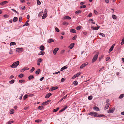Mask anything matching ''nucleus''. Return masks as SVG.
Masks as SVG:
<instances>
[{"label": "nucleus", "mask_w": 124, "mask_h": 124, "mask_svg": "<svg viewBox=\"0 0 124 124\" xmlns=\"http://www.w3.org/2000/svg\"><path fill=\"white\" fill-rule=\"evenodd\" d=\"M13 122H14L13 121V120L10 121L7 123V124H10L12 123H13Z\"/></svg>", "instance_id": "nucleus-29"}, {"label": "nucleus", "mask_w": 124, "mask_h": 124, "mask_svg": "<svg viewBox=\"0 0 124 124\" xmlns=\"http://www.w3.org/2000/svg\"><path fill=\"white\" fill-rule=\"evenodd\" d=\"M64 18L65 19H68L70 20L71 19V18L70 17L68 16H66L64 17Z\"/></svg>", "instance_id": "nucleus-39"}, {"label": "nucleus", "mask_w": 124, "mask_h": 124, "mask_svg": "<svg viewBox=\"0 0 124 124\" xmlns=\"http://www.w3.org/2000/svg\"><path fill=\"white\" fill-rule=\"evenodd\" d=\"M51 95H52V93H48L46 95L45 98H48Z\"/></svg>", "instance_id": "nucleus-10"}, {"label": "nucleus", "mask_w": 124, "mask_h": 124, "mask_svg": "<svg viewBox=\"0 0 124 124\" xmlns=\"http://www.w3.org/2000/svg\"><path fill=\"white\" fill-rule=\"evenodd\" d=\"M16 44V43L14 42H12L10 43V46L15 45Z\"/></svg>", "instance_id": "nucleus-35"}, {"label": "nucleus", "mask_w": 124, "mask_h": 124, "mask_svg": "<svg viewBox=\"0 0 124 124\" xmlns=\"http://www.w3.org/2000/svg\"><path fill=\"white\" fill-rule=\"evenodd\" d=\"M92 14L91 13L89 14L88 16L89 17H90L92 16Z\"/></svg>", "instance_id": "nucleus-58"}, {"label": "nucleus", "mask_w": 124, "mask_h": 124, "mask_svg": "<svg viewBox=\"0 0 124 124\" xmlns=\"http://www.w3.org/2000/svg\"><path fill=\"white\" fill-rule=\"evenodd\" d=\"M89 21H91V23L93 24H95V22L94 21H93L92 19H89Z\"/></svg>", "instance_id": "nucleus-31"}, {"label": "nucleus", "mask_w": 124, "mask_h": 124, "mask_svg": "<svg viewBox=\"0 0 124 124\" xmlns=\"http://www.w3.org/2000/svg\"><path fill=\"white\" fill-rule=\"evenodd\" d=\"M23 96V95L22 94L21 96H20L19 98V99H20V100H21L22 99V97Z\"/></svg>", "instance_id": "nucleus-59"}, {"label": "nucleus", "mask_w": 124, "mask_h": 124, "mask_svg": "<svg viewBox=\"0 0 124 124\" xmlns=\"http://www.w3.org/2000/svg\"><path fill=\"white\" fill-rule=\"evenodd\" d=\"M28 97V95L27 94H25L23 97V100H25Z\"/></svg>", "instance_id": "nucleus-37"}, {"label": "nucleus", "mask_w": 124, "mask_h": 124, "mask_svg": "<svg viewBox=\"0 0 124 124\" xmlns=\"http://www.w3.org/2000/svg\"><path fill=\"white\" fill-rule=\"evenodd\" d=\"M81 11L80 10H78L76 11L75 12V13L77 14H80L81 13Z\"/></svg>", "instance_id": "nucleus-38"}, {"label": "nucleus", "mask_w": 124, "mask_h": 124, "mask_svg": "<svg viewBox=\"0 0 124 124\" xmlns=\"http://www.w3.org/2000/svg\"><path fill=\"white\" fill-rule=\"evenodd\" d=\"M14 109H12L10 111L9 113L10 114H13L14 113Z\"/></svg>", "instance_id": "nucleus-22"}, {"label": "nucleus", "mask_w": 124, "mask_h": 124, "mask_svg": "<svg viewBox=\"0 0 124 124\" xmlns=\"http://www.w3.org/2000/svg\"><path fill=\"white\" fill-rule=\"evenodd\" d=\"M109 100L108 99H107L106 100V103H108L109 102Z\"/></svg>", "instance_id": "nucleus-64"}, {"label": "nucleus", "mask_w": 124, "mask_h": 124, "mask_svg": "<svg viewBox=\"0 0 124 124\" xmlns=\"http://www.w3.org/2000/svg\"><path fill=\"white\" fill-rule=\"evenodd\" d=\"M37 1V3L38 5H40L41 4L40 1L39 0H36Z\"/></svg>", "instance_id": "nucleus-42"}, {"label": "nucleus", "mask_w": 124, "mask_h": 124, "mask_svg": "<svg viewBox=\"0 0 124 124\" xmlns=\"http://www.w3.org/2000/svg\"><path fill=\"white\" fill-rule=\"evenodd\" d=\"M40 71V70L39 69H38L36 71L35 73L37 75H38Z\"/></svg>", "instance_id": "nucleus-17"}, {"label": "nucleus", "mask_w": 124, "mask_h": 124, "mask_svg": "<svg viewBox=\"0 0 124 124\" xmlns=\"http://www.w3.org/2000/svg\"><path fill=\"white\" fill-rule=\"evenodd\" d=\"M9 53L10 54H13V51L11 49H10V51L9 52Z\"/></svg>", "instance_id": "nucleus-47"}, {"label": "nucleus", "mask_w": 124, "mask_h": 124, "mask_svg": "<svg viewBox=\"0 0 124 124\" xmlns=\"http://www.w3.org/2000/svg\"><path fill=\"white\" fill-rule=\"evenodd\" d=\"M91 29L94 30H98V28H97L96 27H93V26H92L91 27Z\"/></svg>", "instance_id": "nucleus-23"}, {"label": "nucleus", "mask_w": 124, "mask_h": 124, "mask_svg": "<svg viewBox=\"0 0 124 124\" xmlns=\"http://www.w3.org/2000/svg\"><path fill=\"white\" fill-rule=\"evenodd\" d=\"M98 57V55L97 54L94 55L92 60V62L93 63L96 61Z\"/></svg>", "instance_id": "nucleus-3"}, {"label": "nucleus", "mask_w": 124, "mask_h": 124, "mask_svg": "<svg viewBox=\"0 0 124 124\" xmlns=\"http://www.w3.org/2000/svg\"><path fill=\"white\" fill-rule=\"evenodd\" d=\"M34 77L33 75H30L28 77V79L29 80H31Z\"/></svg>", "instance_id": "nucleus-25"}, {"label": "nucleus", "mask_w": 124, "mask_h": 124, "mask_svg": "<svg viewBox=\"0 0 124 124\" xmlns=\"http://www.w3.org/2000/svg\"><path fill=\"white\" fill-rule=\"evenodd\" d=\"M55 30L57 32H59L60 31L59 30L57 27H56L55 28Z\"/></svg>", "instance_id": "nucleus-52"}, {"label": "nucleus", "mask_w": 124, "mask_h": 124, "mask_svg": "<svg viewBox=\"0 0 124 124\" xmlns=\"http://www.w3.org/2000/svg\"><path fill=\"white\" fill-rule=\"evenodd\" d=\"M124 94H121L119 97V99H122L124 97Z\"/></svg>", "instance_id": "nucleus-41"}, {"label": "nucleus", "mask_w": 124, "mask_h": 124, "mask_svg": "<svg viewBox=\"0 0 124 124\" xmlns=\"http://www.w3.org/2000/svg\"><path fill=\"white\" fill-rule=\"evenodd\" d=\"M48 104V103H47V102L46 101H45V102H43L42 103V104L44 105H46Z\"/></svg>", "instance_id": "nucleus-46"}, {"label": "nucleus", "mask_w": 124, "mask_h": 124, "mask_svg": "<svg viewBox=\"0 0 124 124\" xmlns=\"http://www.w3.org/2000/svg\"><path fill=\"white\" fill-rule=\"evenodd\" d=\"M67 96V95L63 96L61 99L60 100V101H62L63 99H65Z\"/></svg>", "instance_id": "nucleus-32"}, {"label": "nucleus", "mask_w": 124, "mask_h": 124, "mask_svg": "<svg viewBox=\"0 0 124 124\" xmlns=\"http://www.w3.org/2000/svg\"><path fill=\"white\" fill-rule=\"evenodd\" d=\"M25 6H23L22 7V9L23 10H25Z\"/></svg>", "instance_id": "nucleus-56"}, {"label": "nucleus", "mask_w": 124, "mask_h": 124, "mask_svg": "<svg viewBox=\"0 0 124 124\" xmlns=\"http://www.w3.org/2000/svg\"><path fill=\"white\" fill-rule=\"evenodd\" d=\"M46 14H44L42 17V19H43L45 18L46 16Z\"/></svg>", "instance_id": "nucleus-27"}, {"label": "nucleus", "mask_w": 124, "mask_h": 124, "mask_svg": "<svg viewBox=\"0 0 124 124\" xmlns=\"http://www.w3.org/2000/svg\"><path fill=\"white\" fill-rule=\"evenodd\" d=\"M22 20V17H20L19 18V22H21Z\"/></svg>", "instance_id": "nucleus-60"}, {"label": "nucleus", "mask_w": 124, "mask_h": 124, "mask_svg": "<svg viewBox=\"0 0 124 124\" xmlns=\"http://www.w3.org/2000/svg\"><path fill=\"white\" fill-rule=\"evenodd\" d=\"M93 108L94 109L96 110V111H99L100 110L99 109V108L96 106L94 107H93Z\"/></svg>", "instance_id": "nucleus-20"}, {"label": "nucleus", "mask_w": 124, "mask_h": 124, "mask_svg": "<svg viewBox=\"0 0 124 124\" xmlns=\"http://www.w3.org/2000/svg\"><path fill=\"white\" fill-rule=\"evenodd\" d=\"M124 44V37L123 38L122 40V42L121 43V45H122Z\"/></svg>", "instance_id": "nucleus-45"}, {"label": "nucleus", "mask_w": 124, "mask_h": 124, "mask_svg": "<svg viewBox=\"0 0 124 124\" xmlns=\"http://www.w3.org/2000/svg\"><path fill=\"white\" fill-rule=\"evenodd\" d=\"M9 16L7 15H4L3 16V17H4L5 18H8L9 17Z\"/></svg>", "instance_id": "nucleus-51"}, {"label": "nucleus", "mask_w": 124, "mask_h": 124, "mask_svg": "<svg viewBox=\"0 0 124 124\" xmlns=\"http://www.w3.org/2000/svg\"><path fill=\"white\" fill-rule=\"evenodd\" d=\"M115 109V108H113L112 109H110L108 110L107 112L109 113H112L114 111Z\"/></svg>", "instance_id": "nucleus-4"}, {"label": "nucleus", "mask_w": 124, "mask_h": 124, "mask_svg": "<svg viewBox=\"0 0 124 124\" xmlns=\"http://www.w3.org/2000/svg\"><path fill=\"white\" fill-rule=\"evenodd\" d=\"M81 26H80L77 27L76 28L78 30H80L81 29Z\"/></svg>", "instance_id": "nucleus-49"}, {"label": "nucleus", "mask_w": 124, "mask_h": 124, "mask_svg": "<svg viewBox=\"0 0 124 124\" xmlns=\"http://www.w3.org/2000/svg\"><path fill=\"white\" fill-rule=\"evenodd\" d=\"M59 48H55L53 51V54L54 55H55L57 53V52L59 50Z\"/></svg>", "instance_id": "nucleus-7"}, {"label": "nucleus", "mask_w": 124, "mask_h": 124, "mask_svg": "<svg viewBox=\"0 0 124 124\" xmlns=\"http://www.w3.org/2000/svg\"><path fill=\"white\" fill-rule=\"evenodd\" d=\"M22 49V48H17L16 49V51L19 52H20L21 51V50Z\"/></svg>", "instance_id": "nucleus-15"}, {"label": "nucleus", "mask_w": 124, "mask_h": 124, "mask_svg": "<svg viewBox=\"0 0 124 124\" xmlns=\"http://www.w3.org/2000/svg\"><path fill=\"white\" fill-rule=\"evenodd\" d=\"M38 108L39 110H42L43 108L42 106H41L38 107Z\"/></svg>", "instance_id": "nucleus-40"}, {"label": "nucleus", "mask_w": 124, "mask_h": 124, "mask_svg": "<svg viewBox=\"0 0 124 124\" xmlns=\"http://www.w3.org/2000/svg\"><path fill=\"white\" fill-rule=\"evenodd\" d=\"M35 68L34 67H32L31 69L30 70V72L32 73L33 72Z\"/></svg>", "instance_id": "nucleus-34"}, {"label": "nucleus", "mask_w": 124, "mask_h": 124, "mask_svg": "<svg viewBox=\"0 0 124 124\" xmlns=\"http://www.w3.org/2000/svg\"><path fill=\"white\" fill-rule=\"evenodd\" d=\"M93 97L92 96H90L88 97V99L89 100H91L92 99Z\"/></svg>", "instance_id": "nucleus-44"}, {"label": "nucleus", "mask_w": 124, "mask_h": 124, "mask_svg": "<svg viewBox=\"0 0 124 124\" xmlns=\"http://www.w3.org/2000/svg\"><path fill=\"white\" fill-rule=\"evenodd\" d=\"M45 54V52H44L41 51L40 53H38V55H43Z\"/></svg>", "instance_id": "nucleus-24"}, {"label": "nucleus", "mask_w": 124, "mask_h": 124, "mask_svg": "<svg viewBox=\"0 0 124 124\" xmlns=\"http://www.w3.org/2000/svg\"><path fill=\"white\" fill-rule=\"evenodd\" d=\"M77 38V37L76 36H74L72 38V39L73 40H75Z\"/></svg>", "instance_id": "nucleus-57"}, {"label": "nucleus", "mask_w": 124, "mask_h": 124, "mask_svg": "<svg viewBox=\"0 0 124 124\" xmlns=\"http://www.w3.org/2000/svg\"><path fill=\"white\" fill-rule=\"evenodd\" d=\"M65 78H62L61 80V82H63L65 80Z\"/></svg>", "instance_id": "nucleus-48"}, {"label": "nucleus", "mask_w": 124, "mask_h": 124, "mask_svg": "<svg viewBox=\"0 0 124 124\" xmlns=\"http://www.w3.org/2000/svg\"><path fill=\"white\" fill-rule=\"evenodd\" d=\"M8 2L7 1H3L0 3V5L2 6H3L5 4H6Z\"/></svg>", "instance_id": "nucleus-9"}, {"label": "nucleus", "mask_w": 124, "mask_h": 124, "mask_svg": "<svg viewBox=\"0 0 124 124\" xmlns=\"http://www.w3.org/2000/svg\"><path fill=\"white\" fill-rule=\"evenodd\" d=\"M18 18L16 17H15L13 19V21L14 22H16L18 20Z\"/></svg>", "instance_id": "nucleus-18"}, {"label": "nucleus", "mask_w": 124, "mask_h": 124, "mask_svg": "<svg viewBox=\"0 0 124 124\" xmlns=\"http://www.w3.org/2000/svg\"><path fill=\"white\" fill-rule=\"evenodd\" d=\"M88 115H91L92 116H94V117H102L103 116H106L103 115H97V113L95 112H91L89 113Z\"/></svg>", "instance_id": "nucleus-1"}, {"label": "nucleus", "mask_w": 124, "mask_h": 124, "mask_svg": "<svg viewBox=\"0 0 124 124\" xmlns=\"http://www.w3.org/2000/svg\"><path fill=\"white\" fill-rule=\"evenodd\" d=\"M60 72V71H58L57 72H55V73H53V74H58Z\"/></svg>", "instance_id": "nucleus-62"}, {"label": "nucleus", "mask_w": 124, "mask_h": 124, "mask_svg": "<svg viewBox=\"0 0 124 124\" xmlns=\"http://www.w3.org/2000/svg\"><path fill=\"white\" fill-rule=\"evenodd\" d=\"M41 121V120H39V119L36 120H35V122H36L39 123V122H40Z\"/></svg>", "instance_id": "nucleus-53"}, {"label": "nucleus", "mask_w": 124, "mask_h": 124, "mask_svg": "<svg viewBox=\"0 0 124 124\" xmlns=\"http://www.w3.org/2000/svg\"><path fill=\"white\" fill-rule=\"evenodd\" d=\"M88 64V62H86L83 64L80 67V69H83L85 66Z\"/></svg>", "instance_id": "nucleus-6"}, {"label": "nucleus", "mask_w": 124, "mask_h": 124, "mask_svg": "<svg viewBox=\"0 0 124 124\" xmlns=\"http://www.w3.org/2000/svg\"><path fill=\"white\" fill-rule=\"evenodd\" d=\"M112 17L114 19H116V16L114 15H113L112 16Z\"/></svg>", "instance_id": "nucleus-28"}, {"label": "nucleus", "mask_w": 124, "mask_h": 124, "mask_svg": "<svg viewBox=\"0 0 124 124\" xmlns=\"http://www.w3.org/2000/svg\"><path fill=\"white\" fill-rule=\"evenodd\" d=\"M54 41V40L52 39H49L48 41V42L49 43L53 42Z\"/></svg>", "instance_id": "nucleus-21"}, {"label": "nucleus", "mask_w": 124, "mask_h": 124, "mask_svg": "<svg viewBox=\"0 0 124 124\" xmlns=\"http://www.w3.org/2000/svg\"><path fill=\"white\" fill-rule=\"evenodd\" d=\"M67 108V106H66L65 107L62 109L63 110V111H64V110H65Z\"/></svg>", "instance_id": "nucleus-61"}, {"label": "nucleus", "mask_w": 124, "mask_h": 124, "mask_svg": "<svg viewBox=\"0 0 124 124\" xmlns=\"http://www.w3.org/2000/svg\"><path fill=\"white\" fill-rule=\"evenodd\" d=\"M99 35H100L101 36L103 37H105V35L103 33H99Z\"/></svg>", "instance_id": "nucleus-33"}, {"label": "nucleus", "mask_w": 124, "mask_h": 124, "mask_svg": "<svg viewBox=\"0 0 124 124\" xmlns=\"http://www.w3.org/2000/svg\"><path fill=\"white\" fill-rule=\"evenodd\" d=\"M115 45V44H113L111 47L108 51V53H109L111 52L113 50V49L114 48V46Z\"/></svg>", "instance_id": "nucleus-8"}, {"label": "nucleus", "mask_w": 124, "mask_h": 124, "mask_svg": "<svg viewBox=\"0 0 124 124\" xmlns=\"http://www.w3.org/2000/svg\"><path fill=\"white\" fill-rule=\"evenodd\" d=\"M80 74V72L77 73L75 75H76V77H78L79 76Z\"/></svg>", "instance_id": "nucleus-54"}, {"label": "nucleus", "mask_w": 124, "mask_h": 124, "mask_svg": "<svg viewBox=\"0 0 124 124\" xmlns=\"http://www.w3.org/2000/svg\"><path fill=\"white\" fill-rule=\"evenodd\" d=\"M19 82L20 83H22L23 82H24L25 81L23 80H20L19 81Z\"/></svg>", "instance_id": "nucleus-50"}, {"label": "nucleus", "mask_w": 124, "mask_h": 124, "mask_svg": "<svg viewBox=\"0 0 124 124\" xmlns=\"http://www.w3.org/2000/svg\"><path fill=\"white\" fill-rule=\"evenodd\" d=\"M19 61H18L14 62L10 66V67L12 68H16L19 65Z\"/></svg>", "instance_id": "nucleus-2"}, {"label": "nucleus", "mask_w": 124, "mask_h": 124, "mask_svg": "<svg viewBox=\"0 0 124 124\" xmlns=\"http://www.w3.org/2000/svg\"><path fill=\"white\" fill-rule=\"evenodd\" d=\"M39 49L43 51L45 49V47L44 46L41 45Z\"/></svg>", "instance_id": "nucleus-14"}, {"label": "nucleus", "mask_w": 124, "mask_h": 124, "mask_svg": "<svg viewBox=\"0 0 124 124\" xmlns=\"http://www.w3.org/2000/svg\"><path fill=\"white\" fill-rule=\"evenodd\" d=\"M86 6L85 5H82L80 6V8H86Z\"/></svg>", "instance_id": "nucleus-43"}, {"label": "nucleus", "mask_w": 124, "mask_h": 124, "mask_svg": "<svg viewBox=\"0 0 124 124\" xmlns=\"http://www.w3.org/2000/svg\"><path fill=\"white\" fill-rule=\"evenodd\" d=\"M42 59L41 58L38 59L37 60V65L39 66L40 65V62L42 61Z\"/></svg>", "instance_id": "nucleus-5"}, {"label": "nucleus", "mask_w": 124, "mask_h": 124, "mask_svg": "<svg viewBox=\"0 0 124 124\" xmlns=\"http://www.w3.org/2000/svg\"><path fill=\"white\" fill-rule=\"evenodd\" d=\"M15 82L14 80H12L9 82V83L10 84H13Z\"/></svg>", "instance_id": "nucleus-36"}, {"label": "nucleus", "mask_w": 124, "mask_h": 124, "mask_svg": "<svg viewBox=\"0 0 124 124\" xmlns=\"http://www.w3.org/2000/svg\"><path fill=\"white\" fill-rule=\"evenodd\" d=\"M78 82L76 80L75 81L73 82V84L75 85H76L78 84Z\"/></svg>", "instance_id": "nucleus-30"}, {"label": "nucleus", "mask_w": 124, "mask_h": 124, "mask_svg": "<svg viewBox=\"0 0 124 124\" xmlns=\"http://www.w3.org/2000/svg\"><path fill=\"white\" fill-rule=\"evenodd\" d=\"M33 94H30L29 95V96L30 97H32L33 96Z\"/></svg>", "instance_id": "nucleus-63"}, {"label": "nucleus", "mask_w": 124, "mask_h": 124, "mask_svg": "<svg viewBox=\"0 0 124 124\" xmlns=\"http://www.w3.org/2000/svg\"><path fill=\"white\" fill-rule=\"evenodd\" d=\"M70 32L73 33H75L76 32V31L74 29H70Z\"/></svg>", "instance_id": "nucleus-16"}, {"label": "nucleus", "mask_w": 124, "mask_h": 124, "mask_svg": "<svg viewBox=\"0 0 124 124\" xmlns=\"http://www.w3.org/2000/svg\"><path fill=\"white\" fill-rule=\"evenodd\" d=\"M110 59V57H108L106 58V61H108Z\"/></svg>", "instance_id": "nucleus-55"}, {"label": "nucleus", "mask_w": 124, "mask_h": 124, "mask_svg": "<svg viewBox=\"0 0 124 124\" xmlns=\"http://www.w3.org/2000/svg\"><path fill=\"white\" fill-rule=\"evenodd\" d=\"M67 67L66 66H65L63 67H62L61 69V71H63L65 69H67Z\"/></svg>", "instance_id": "nucleus-19"}, {"label": "nucleus", "mask_w": 124, "mask_h": 124, "mask_svg": "<svg viewBox=\"0 0 124 124\" xmlns=\"http://www.w3.org/2000/svg\"><path fill=\"white\" fill-rule=\"evenodd\" d=\"M58 88V87L57 86L53 87L51 88L50 90L51 91H53L57 89Z\"/></svg>", "instance_id": "nucleus-13"}, {"label": "nucleus", "mask_w": 124, "mask_h": 124, "mask_svg": "<svg viewBox=\"0 0 124 124\" xmlns=\"http://www.w3.org/2000/svg\"><path fill=\"white\" fill-rule=\"evenodd\" d=\"M24 76L23 74H21L19 75H18V77L20 78H21L23 77Z\"/></svg>", "instance_id": "nucleus-26"}, {"label": "nucleus", "mask_w": 124, "mask_h": 124, "mask_svg": "<svg viewBox=\"0 0 124 124\" xmlns=\"http://www.w3.org/2000/svg\"><path fill=\"white\" fill-rule=\"evenodd\" d=\"M74 45V43H72L70 44L69 47L71 49L73 47Z\"/></svg>", "instance_id": "nucleus-11"}, {"label": "nucleus", "mask_w": 124, "mask_h": 124, "mask_svg": "<svg viewBox=\"0 0 124 124\" xmlns=\"http://www.w3.org/2000/svg\"><path fill=\"white\" fill-rule=\"evenodd\" d=\"M110 104L109 103H107L105 106L104 108V109L106 110L108 109L109 107V106Z\"/></svg>", "instance_id": "nucleus-12"}]
</instances>
